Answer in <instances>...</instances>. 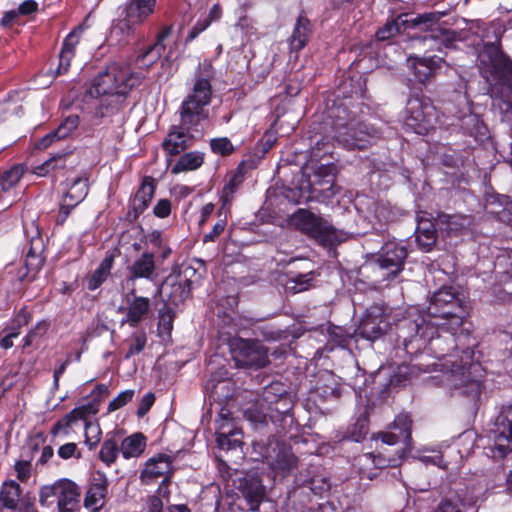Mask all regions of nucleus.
<instances>
[{
    "mask_svg": "<svg viewBox=\"0 0 512 512\" xmlns=\"http://www.w3.org/2000/svg\"><path fill=\"white\" fill-rule=\"evenodd\" d=\"M143 78L142 73L132 72L127 64L112 63L94 79L88 94L93 98H100L99 113L104 116L117 108L128 92L139 85Z\"/></svg>",
    "mask_w": 512,
    "mask_h": 512,
    "instance_id": "f257e3e1",
    "label": "nucleus"
},
{
    "mask_svg": "<svg viewBox=\"0 0 512 512\" xmlns=\"http://www.w3.org/2000/svg\"><path fill=\"white\" fill-rule=\"evenodd\" d=\"M428 314L431 325L455 334L468 312L452 287H442L431 297Z\"/></svg>",
    "mask_w": 512,
    "mask_h": 512,
    "instance_id": "f03ea898",
    "label": "nucleus"
},
{
    "mask_svg": "<svg viewBox=\"0 0 512 512\" xmlns=\"http://www.w3.org/2000/svg\"><path fill=\"white\" fill-rule=\"evenodd\" d=\"M213 67L204 61L199 65V75L193 86L192 93L183 101L180 108L181 125L189 129L207 118L205 107L209 105L212 96L210 79L213 77Z\"/></svg>",
    "mask_w": 512,
    "mask_h": 512,
    "instance_id": "7ed1b4c3",
    "label": "nucleus"
},
{
    "mask_svg": "<svg viewBox=\"0 0 512 512\" xmlns=\"http://www.w3.org/2000/svg\"><path fill=\"white\" fill-rule=\"evenodd\" d=\"M392 428L399 430L400 434L396 435L395 433L381 432L377 434L376 439H381L383 444L391 446L397 444L399 439L402 438L405 446L400 451H397L394 456L388 455L386 450L380 452L378 455L366 454L365 457L379 468L398 465L404 458V455L411 451V419L407 415L400 414L395 418Z\"/></svg>",
    "mask_w": 512,
    "mask_h": 512,
    "instance_id": "20e7f679",
    "label": "nucleus"
},
{
    "mask_svg": "<svg viewBox=\"0 0 512 512\" xmlns=\"http://www.w3.org/2000/svg\"><path fill=\"white\" fill-rule=\"evenodd\" d=\"M80 488L69 479H60L50 485H44L39 491V503L51 506L56 499L59 512H70L78 503Z\"/></svg>",
    "mask_w": 512,
    "mask_h": 512,
    "instance_id": "39448f33",
    "label": "nucleus"
},
{
    "mask_svg": "<svg viewBox=\"0 0 512 512\" xmlns=\"http://www.w3.org/2000/svg\"><path fill=\"white\" fill-rule=\"evenodd\" d=\"M231 353L237 367L260 369L269 363L268 350L258 340L234 339Z\"/></svg>",
    "mask_w": 512,
    "mask_h": 512,
    "instance_id": "423d86ee",
    "label": "nucleus"
},
{
    "mask_svg": "<svg viewBox=\"0 0 512 512\" xmlns=\"http://www.w3.org/2000/svg\"><path fill=\"white\" fill-rule=\"evenodd\" d=\"M289 225L322 245L330 243L334 238L332 227L322 218L306 209H298L289 217Z\"/></svg>",
    "mask_w": 512,
    "mask_h": 512,
    "instance_id": "0eeeda50",
    "label": "nucleus"
},
{
    "mask_svg": "<svg viewBox=\"0 0 512 512\" xmlns=\"http://www.w3.org/2000/svg\"><path fill=\"white\" fill-rule=\"evenodd\" d=\"M405 124L417 134H427L435 128L437 113L429 100L413 97L407 103Z\"/></svg>",
    "mask_w": 512,
    "mask_h": 512,
    "instance_id": "6e6552de",
    "label": "nucleus"
},
{
    "mask_svg": "<svg viewBox=\"0 0 512 512\" xmlns=\"http://www.w3.org/2000/svg\"><path fill=\"white\" fill-rule=\"evenodd\" d=\"M156 0H130L126 7V16L113 27L112 33L131 34L136 27L144 23L154 13Z\"/></svg>",
    "mask_w": 512,
    "mask_h": 512,
    "instance_id": "1a4fd4ad",
    "label": "nucleus"
},
{
    "mask_svg": "<svg viewBox=\"0 0 512 512\" xmlns=\"http://www.w3.org/2000/svg\"><path fill=\"white\" fill-rule=\"evenodd\" d=\"M406 257L407 251L403 245L393 241L384 244L376 264L373 265L375 268L387 271L379 282L396 277L402 270Z\"/></svg>",
    "mask_w": 512,
    "mask_h": 512,
    "instance_id": "9d476101",
    "label": "nucleus"
},
{
    "mask_svg": "<svg viewBox=\"0 0 512 512\" xmlns=\"http://www.w3.org/2000/svg\"><path fill=\"white\" fill-rule=\"evenodd\" d=\"M377 138L376 131L364 123L348 124L338 134V140L348 149H364Z\"/></svg>",
    "mask_w": 512,
    "mask_h": 512,
    "instance_id": "9b49d317",
    "label": "nucleus"
},
{
    "mask_svg": "<svg viewBox=\"0 0 512 512\" xmlns=\"http://www.w3.org/2000/svg\"><path fill=\"white\" fill-rule=\"evenodd\" d=\"M172 464L173 458L166 454H157L149 458L141 471L142 482L151 484L162 478V482L167 483L173 474Z\"/></svg>",
    "mask_w": 512,
    "mask_h": 512,
    "instance_id": "f8f14e48",
    "label": "nucleus"
},
{
    "mask_svg": "<svg viewBox=\"0 0 512 512\" xmlns=\"http://www.w3.org/2000/svg\"><path fill=\"white\" fill-rule=\"evenodd\" d=\"M389 329L385 310L379 306L370 307L360 325V333L369 340L381 337Z\"/></svg>",
    "mask_w": 512,
    "mask_h": 512,
    "instance_id": "ddd939ff",
    "label": "nucleus"
},
{
    "mask_svg": "<svg viewBox=\"0 0 512 512\" xmlns=\"http://www.w3.org/2000/svg\"><path fill=\"white\" fill-rule=\"evenodd\" d=\"M439 19L440 16L437 13H424L412 20H408L405 16L400 15L381 27L377 31L376 37L381 41L388 40L395 35L404 32L407 26L415 27L421 23L436 22Z\"/></svg>",
    "mask_w": 512,
    "mask_h": 512,
    "instance_id": "4468645a",
    "label": "nucleus"
},
{
    "mask_svg": "<svg viewBox=\"0 0 512 512\" xmlns=\"http://www.w3.org/2000/svg\"><path fill=\"white\" fill-rule=\"evenodd\" d=\"M84 40V28L82 26L75 28L66 36L59 55L58 74L67 72L77 52H83L85 48Z\"/></svg>",
    "mask_w": 512,
    "mask_h": 512,
    "instance_id": "2eb2a0df",
    "label": "nucleus"
},
{
    "mask_svg": "<svg viewBox=\"0 0 512 512\" xmlns=\"http://www.w3.org/2000/svg\"><path fill=\"white\" fill-rule=\"evenodd\" d=\"M267 461L276 474L285 475L297 466V458L291 448L285 444L275 443L270 446Z\"/></svg>",
    "mask_w": 512,
    "mask_h": 512,
    "instance_id": "dca6fc26",
    "label": "nucleus"
},
{
    "mask_svg": "<svg viewBox=\"0 0 512 512\" xmlns=\"http://www.w3.org/2000/svg\"><path fill=\"white\" fill-rule=\"evenodd\" d=\"M126 318L122 324L128 323L131 327H136L140 322L147 318L151 302L150 299L143 296H137L133 288L126 296Z\"/></svg>",
    "mask_w": 512,
    "mask_h": 512,
    "instance_id": "f3484780",
    "label": "nucleus"
},
{
    "mask_svg": "<svg viewBox=\"0 0 512 512\" xmlns=\"http://www.w3.org/2000/svg\"><path fill=\"white\" fill-rule=\"evenodd\" d=\"M108 480L105 474L97 472L86 491L84 505L92 512H97L103 508L106 502Z\"/></svg>",
    "mask_w": 512,
    "mask_h": 512,
    "instance_id": "a211bd4d",
    "label": "nucleus"
},
{
    "mask_svg": "<svg viewBox=\"0 0 512 512\" xmlns=\"http://www.w3.org/2000/svg\"><path fill=\"white\" fill-rule=\"evenodd\" d=\"M493 434L495 448L498 452L504 455L507 449L512 450L510 446L512 443V406H509L497 417Z\"/></svg>",
    "mask_w": 512,
    "mask_h": 512,
    "instance_id": "6ab92c4d",
    "label": "nucleus"
},
{
    "mask_svg": "<svg viewBox=\"0 0 512 512\" xmlns=\"http://www.w3.org/2000/svg\"><path fill=\"white\" fill-rule=\"evenodd\" d=\"M444 60L441 57L420 58L409 56L407 58L408 67L413 71L415 77L420 83H427L436 74Z\"/></svg>",
    "mask_w": 512,
    "mask_h": 512,
    "instance_id": "aec40b11",
    "label": "nucleus"
},
{
    "mask_svg": "<svg viewBox=\"0 0 512 512\" xmlns=\"http://www.w3.org/2000/svg\"><path fill=\"white\" fill-rule=\"evenodd\" d=\"M96 412L90 405L77 407L57 421L52 427L51 433L54 436H68L74 432L73 428L80 420H85L90 413L95 414Z\"/></svg>",
    "mask_w": 512,
    "mask_h": 512,
    "instance_id": "412c9836",
    "label": "nucleus"
},
{
    "mask_svg": "<svg viewBox=\"0 0 512 512\" xmlns=\"http://www.w3.org/2000/svg\"><path fill=\"white\" fill-rule=\"evenodd\" d=\"M217 444L220 448L231 450L242 444L241 431L234 427L233 423L224 416L218 421V429L216 432Z\"/></svg>",
    "mask_w": 512,
    "mask_h": 512,
    "instance_id": "4be33fe9",
    "label": "nucleus"
},
{
    "mask_svg": "<svg viewBox=\"0 0 512 512\" xmlns=\"http://www.w3.org/2000/svg\"><path fill=\"white\" fill-rule=\"evenodd\" d=\"M128 280L135 281L138 278L152 279L155 271V257L150 252H144L127 267Z\"/></svg>",
    "mask_w": 512,
    "mask_h": 512,
    "instance_id": "5701e85b",
    "label": "nucleus"
},
{
    "mask_svg": "<svg viewBox=\"0 0 512 512\" xmlns=\"http://www.w3.org/2000/svg\"><path fill=\"white\" fill-rule=\"evenodd\" d=\"M87 194L88 178L84 176L75 178L63 197L61 209H66L65 213H69V209L74 208L81 203Z\"/></svg>",
    "mask_w": 512,
    "mask_h": 512,
    "instance_id": "b1692460",
    "label": "nucleus"
},
{
    "mask_svg": "<svg viewBox=\"0 0 512 512\" xmlns=\"http://www.w3.org/2000/svg\"><path fill=\"white\" fill-rule=\"evenodd\" d=\"M79 124V118L76 115L68 116L59 126L58 128L41 138L37 144V149H46L48 148L55 140H60L68 137L72 131H74Z\"/></svg>",
    "mask_w": 512,
    "mask_h": 512,
    "instance_id": "393cba45",
    "label": "nucleus"
},
{
    "mask_svg": "<svg viewBox=\"0 0 512 512\" xmlns=\"http://www.w3.org/2000/svg\"><path fill=\"white\" fill-rule=\"evenodd\" d=\"M170 33V29H167L158 37V41L151 45L144 53L137 56L135 60L136 68L148 69L152 66L162 55L164 51V45L162 40Z\"/></svg>",
    "mask_w": 512,
    "mask_h": 512,
    "instance_id": "a878e982",
    "label": "nucleus"
},
{
    "mask_svg": "<svg viewBox=\"0 0 512 512\" xmlns=\"http://www.w3.org/2000/svg\"><path fill=\"white\" fill-rule=\"evenodd\" d=\"M436 222L432 223L428 219H421L416 231V241L425 251H430L436 243Z\"/></svg>",
    "mask_w": 512,
    "mask_h": 512,
    "instance_id": "bb28decb",
    "label": "nucleus"
},
{
    "mask_svg": "<svg viewBox=\"0 0 512 512\" xmlns=\"http://www.w3.org/2000/svg\"><path fill=\"white\" fill-rule=\"evenodd\" d=\"M310 22L308 19L299 17L293 33L290 37L289 44L291 51L298 52L304 48L308 41L310 31Z\"/></svg>",
    "mask_w": 512,
    "mask_h": 512,
    "instance_id": "cd10ccee",
    "label": "nucleus"
},
{
    "mask_svg": "<svg viewBox=\"0 0 512 512\" xmlns=\"http://www.w3.org/2000/svg\"><path fill=\"white\" fill-rule=\"evenodd\" d=\"M21 487L14 480L5 481L0 489V503L8 509H15L21 495Z\"/></svg>",
    "mask_w": 512,
    "mask_h": 512,
    "instance_id": "c85d7f7f",
    "label": "nucleus"
},
{
    "mask_svg": "<svg viewBox=\"0 0 512 512\" xmlns=\"http://www.w3.org/2000/svg\"><path fill=\"white\" fill-rule=\"evenodd\" d=\"M470 221L462 215L441 214L436 219V225L447 233H457L469 225Z\"/></svg>",
    "mask_w": 512,
    "mask_h": 512,
    "instance_id": "c756f323",
    "label": "nucleus"
},
{
    "mask_svg": "<svg viewBox=\"0 0 512 512\" xmlns=\"http://www.w3.org/2000/svg\"><path fill=\"white\" fill-rule=\"evenodd\" d=\"M189 136L185 131L173 129L163 142L164 150L170 155H176L187 147Z\"/></svg>",
    "mask_w": 512,
    "mask_h": 512,
    "instance_id": "7c9ffc66",
    "label": "nucleus"
},
{
    "mask_svg": "<svg viewBox=\"0 0 512 512\" xmlns=\"http://www.w3.org/2000/svg\"><path fill=\"white\" fill-rule=\"evenodd\" d=\"M316 277V273L313 270H309L306 273L297 274L290 277L284 284V288L287 292L296 294L308 290L312 286V282Z\"/></svg>",
    "mask_w": 512,
    "mask_h": 512,
    "instance_id": "2f4dec72",
    "label": "nucleus"
},
{
    "mask_svg": "<svg viewBox=\"0 0 512 512\" xmlns=\"http://www.w3.org/2000/svg\"><path fill=\"white\" fill-rule=\"evenodd\" d=\"M145 447L144 437L141 434H134L122 441L120 451L124 458L129 459L140 456Z\"/></svg>",
    "mask_w": 512,
    "mask_h": 512,
    "instance_id": "473e14b6",
    "label": "nucleus"
},
{
    "mask_svg": "<svg viewBox=\"0 0 512 512\" xmlns=\"http://www.w3.org/2000/svg\"><path fill=\"white\" fill-rule=\"evenodd\" d=\"M155 191L154 179L144 178L139 190L134 197V206L137 210H143L152 200Z\"/></svg>",
    "mask_w": 512,
    "mask_h": 512,
    "instance_id": "72a5a7b5",
    "label": "nucleus"
},
{
    "mask_svg": "<svg viewBox=\"0 0 512 512\" xmlns=\"http://www.w3.org/2000/svg\"><path fill=\"white\" fill-rule=\"evenodd\" d=\"M203 163V154L200 152H189L182 155L173 166L172 173L178 174L185 171H192L199 168Z\"/></svg>",
    "mask_w": 512,
    "mask_h": 512,
    "instance_id": "f704fd0d",
    "label": "nucleus"
},
{
    "mask_svg": "<svg viewBox=\"0 0 512 512\" xmlns=\"http://www.w3.org/2000/svg\"><path fill=\"white\" fill-rule=\"evenodd\" d=\"M114 257L112 255L106 256L99 267L94 271L88 280V288L95 290L98 288L108 277L112 269Z\"/></svg>",
    "mask_w": 512,
    "mask_h": 512,
    "instance_id": "c9c22d12",
    "label": "nucleus"
},
{
    "mask_svg": "<svg viewBox=\"0 0 512 512\" xmlns=\"http://www.w3.org/2000/svg\"><path fill=\"white\" fill-rule=\"evenodd\" d=\"M460 367L452 366V373L455 379L453 380L456 386L467 387V393L478 395L481 391V383L478 380L468 379L465 371H458Z\"/></svg>",
    "mask_w": 512,
    "mask_h": 512,
    "instance_id": "e433bc0d",
    "label": "nucleus"
},
{
    "mask_svg": "<svg viewBox=\"0 0 512 512\" xmlns=\"http://www.w3.org/2000/svg\"><path fill=\"white\" fill-rule=\"evenodd\" d=\"M170 285L171 292L168 295V301L173 304H178L188 296V290L186 287L180 282H170V279H167L163 282V284L157 289V293L162 295L164 289Z\"/></svg>",
    "mask_w": 512,
    "mask_h": 512,
    "instance_id": "4c0bfd02",
    "label": "nucleus"
},
{
    "mask_svg": "<svg viewBox=\"0 0 512 512\" xmlns=\"http://www.w3.org/2000/svg\"><path fill=\"white\" fill-rule=\"evenodd\" d=\"M68 154H57L39 166L34 168V173L38 176H45L46 174L54 171L56 169H62L66 164V156Z\"/></svg>",
    "mask_w": 512,
    "mask_h": 512,
    "instance_id": "58836bf2",
    "label": "nucleus"
},
{
    "mask_svg": "<svg viewBox=\"0 0 512 512\" xmlns=\"http://www.w3.org/2000/svg\"><path fill=\"white\" fill-rule=\"evenodd\" d=\"M119 451V446L116 440L113 438L106 439L99 451V458L107 466H110L111 464L115 463Z\"/></svg>",
    "mask_w": 512,
    "mask_h": 512,
    "instance_id": "ea45409f",
    "label": "nucleus"
},
{
    "mask_svg": "<svg viewBox=\"0 0 512 512\" xmlns=\"http://www.w3.org/2000/svg\"><path fill=\"white\" fill-rule=\"evenodd\" d=\"M221 16V8L214 5L210 10L209 17L199 20L195 26L190 30L186 41L195 39L201 32H203L209 25L211 20H217Z\"/></svg>",
    "mask_w": 512,
    "mask_h": 512,
    "instance_id": "a19ab883",
    "label": "nucleus"
},
{
    "mask_svg": "<svg viewBox=\"0 0 512 512\" xmlns=\"http://www.w3.org/2000/svg\"><path fill=\"white\" fill-rule=\"evenodd\" d=\"M42 258L39 251H35L33 248H31L26 255V261H25V268L26 273L20 275L21 279L25 278H33L38 270L42 266Z\"/></svg>",
    "mask_w": 512,
    "mask_h": 512,
    "instance_id": "79ce46f5",
    "label": "nucleus"
},
{
    "mask_svg": "<svg viewBox=\"0 0 512 512\" xmlns=\"http://www.w3.org/2000/svg\"><path fill=\"white\" fill-rule=\"evenodd\" d=\"M23 173L24 169L20 165L13 166L5 171L0 177V187L2 190L7 191L14 187L23 176Z\"/></svg>",
    "mask_w": 512,
    "mask_h": 512,
    "instance_id": "37998d69",
    "label": "nucleus"
},
{
    "mask_svg": "<svg viewBox=\"0 0 512 512\" xmlns=\"http://www.w3.org/2000/svg\"><path fill=\"white\" fill-rule=\"evenodd\" d=\"M85 443L92 450L101 440L102 431L97 422L85 420Z\"/></svg>",
    "mask_w": 512,
    "mask_h": 512,
    "instance_id": "c03bdc74",
    "label": "nucleus"
},
{
    "mask_svg": "<svg viewBox=\"0 0 512 512\" xmlns=\"http://www.w3.org/2000/svg\"><path fill=\"white\" fill-rule=\"evenodd\" d=\"M243 182V174L238 170L233 174L229 182L223 188L222 200L224 204L231 201L233 193Z\"/></svg>",
    "mask_w": 512,
    "mask_h": 512,
    "instance_id": "a18cd8bd",
    "label": "nucleus"
},
{
    "mask_svg": "<svg viewBox=\"0 0 512 512\" xmlns=\"http://www.w3.org/2000/svg\"><path fill=\"white\" fill-rule=\"evenodd\" d=\"M210 146L214 153L220 154L222 156L230 155L234 151L233 144L226 137L212 139L210 141Z\"/></svg>",
    "mask_w": 512,
    "mask_h": 512,
    "instance_id": "49530a36",
    "label": "nucleus"
},
{
    "mask_svg": "<svg viewBox=\"0 0 512 512\" xmlns=\"http://www.w3.org/2000/svg\"><path fill=\"white\" fill-rule=\"evenodd\" d=\"M14 470L17 479L25 483L30 479L32 474L31 462L28 460H18L14 464Z\"/></svg>",
    "mask_w": 512,
    "mask_h": 512,
    "instance_id": "de8ad7c7",
    "label": "nucleus"
},
{
    "mask_svg": "<svg viewBox=\"0 0 512 512\" xmlns=\"http://www.w3.org/2000/svg\"><path fill=\"white\" fill-rule=\"evenodd\" d=\"M146 335L144 332H138L133 335L132 343L126 353V358L140 353L146 345Z\"/></svg>",
    "mask_w": 512,
    "mask_h": 512,
    "instance_id": "09e8293b",
    "label": "nucleus"
},
{
    "mask_svg": "<svg viewBox=\"0 0 512 512\" xmlns=\"http://www.w3.org/2000/svg\"><path fill=\"white\" fill-rule=\"evenodd\" d=\"M134 390L129 389L121 392L116 398H114L108 405L109 411H115L126 405L134 397Z\"/></svg>",
    "mask_w": 512,
    "mask_h": 512,
    "instance_id": "8fccbe9b",
    "label": "nucleus"
},
{
    "mask_svg": "<svg viewBox=\"0 0 512 512\" xmlns=\"http://www.w3.org/2000/svg\"><path fill=\"white\" fill-rule=\"evenodd\" d=\"M492 97L501 98L503 101L509 105L512 100V82L506 85L504 82L500 84V86H495L491 90Z\"/></svg>",
    "mask_w": 512,
    "mask_h": 512,
    "instance_id": "3c124183",
    "label": "nucleus"
},
{
    "mask_svg": "<svg viewBox=\"0 0 512 512\" xmlns=\"http://www.w3.org/2000/svg\"><path fill=\"white\" fill-rule=\"evenodd\" d=\"M58 455L62 459H69L71 457L80 458L81 454L77 449V445L75 443H66L64 445H61L58 449Z\"/></svg>",
    "mask_w": 512,
    "mask_h": 512,
    "instance_id": "603ef678",
    "label": "nucleus"
},
{
    "mask_svg": "<svg viewBox=\"0 0 512 512\" xmlns=\"http://www.w3.org/2000/svg\"><path fill=\"white\" fill-rule=\"evenodd\" d=\"M459 502V499H443L434 512H461Z\"/></svg>",
    "mask_w": 512,
    "mask_h": 512,
    "instance_id": "864d4df0",
    "label": "nucleus"
},
{
    "mask_svg": "<svg viewBox=\"0 0 512 512\" xmlns=\"http://www.w3.org/2000/svg\"><path fill=\"white\" fill-rule=\"evenodd\" d=\"M243 493L250 501L251 509H254V505H257L263 496V490L260 485H256L252 489H244Z\"/></svg>",
    "mask_w": 512,
    "mask_h": 512,
    "instance_id": "5fc2aeb1",
    "label": "nucleus"
},
{
    "mask_svg": "<svg viewBox=\"0 0 512 512\" xmlns=\"http://www.w3.org/2000/svg\"><path fill=\"white\" fill-rule=\"evenodd\" d=\"M154 401H155L154 394L147 393L146 395H144L139 403V406L137 409V415L139 417H143L150 410Z\"/></svg>",
    "mask_w": 512,
    "mask_h": 512,
    "instance_id": "6e6d98bb",
    "label": "nucleus"
},
{
    "mask_svg": "<svg viewBox=\"0 0 512 512\" xmlns=\"http://www.w3.org/2000/svg\"><path fill=\"white\" fill-rule=\"evenodd\" d=\"M226 220H219L214 226L210 233L206 234L203 237L204 242L214 241L225 229Z\"/></svg>",
    "mask_w": 512,
    "mask_h": 512,
    "instance_id": "4d7b16f0",
    "label": "nucleus"
},
{
    "mask_svg": "<svg viewBox=\"0 0 512 512\" xmlns=\"http://www.w3.org/2000/svg\"><path fill=\"white\" fill-rule=\"evenodd\" d=\"M171 212V203L167 199L160 200L154 207V213L157 217L165 218Z\"/></svg>",
    "mask_w": 512,
    "mask_h": 512,
    "instance_id": "13d9d810",
    "label": "nucleus"
},
{
    "mask_svg": "<svg viewBox=\"0 0 512 512\" xmlns=\"http://www.w3.org/2000/svg\"><path fill=\"white\" fill-rule=\"evenodd\" d=\"M174 315L168 308L160 312L159 326L163 327L164 330L169 331L172 328Z\"/></svg>",
    "mask_w": 512,
    "mask_h": 512,
    "instance_id": "bf43d9fd",
    "label": "nucleus"
},
{
    "mask_svg": "<svg viewBox=\"0 0 512 512\" xmlns=\"http://www.w3.org/2000/svg\"><path fill=\"white\" fill-rule=\"evenodd\" d=\"M491 50L495 53V58L492 60V67L496 72H502V70L507 68V61L496 49L491 48Z\"/></svg>",
    "mask_w": 512,
    "mask_h": 512,
    "instance_id": "052dcab7",
    "label": "nucleus"
},
{
    "mask_svg": "<svg viewBox=\"0 0 512 512\" xmlns=\"http://www.w3.org/2000/svg\"><path fill=\"white\" fill-rule=\"evenodd\" d=\"M38 4L34 0H25L18 8V14L28 15L35 12Z\"/></svg>",
    "mask_w": 512,
    "mask_h": 512,
    "instance_id": "680f3d73",
    "label": "nucleus"
},
{
    "mask_svg": "<svg viewBox=\"0 0 512 512\" xmlns=\"http://www.w3.org/2000/svg\"><path fill=\"white\" fill-rule=\"evenodd\" d=\"M19 335L18 328H12L7 331L5 336L0 341V346L4 349H8L13 346L12 338L17 337Z\"/></svg>",
    "mask_w": 512,
    "mask_h": 512,
    "instance_id": "e2e57ef3",
    "label": "nucleus"
},
{
    "mask_svg": "<svg viewBox=\"0 0 512 512\" xmlns=\"http://www.w3.org/2000/svg\"><path fill=\"white\" fill-rule=\"evenodd\" d=\"M499 218L501 221L512 226V201L507 202L506 207L499 212Z\"/></svg>",
    "mask_w": 512,
    "mask_h": 512,
    "instance_id": "0e129e2a",
    "label": "nucleus"
},
{
    "mask_svg": "<svg viewBox=\"0 0 512 512\" xmlns=\"http://www.w3.org/2000/svg\"><path fill=\"white\" fill-rule=\"evenodd\" d=\"M163 508L162 500L157 496H152L149 499V512H161Z\"/></svg>",
    "mask_w": 512,
    "mask_h": 512,
    "instance_id": "69168bd1",
    "label": "nucleus"
},
{
    "mask_svg": "<svg viewBox=\"0 0 512 512\" xmlns=\"http://www.w3.org/2000/svg\"><path fill=\"white\" fill-rule=\"evenodd\" d=\"M70 362V357H67V359L61 363L54 371V384L55 386H58L59 384V378L60 376L65 372L67 365Z\"/></svg>",
    "mask_w": 512,
    "mask_h": 512,
    "instance_id": "338daca9",
    "label": "nucleus"
},
{
    "mask_svg": "<svg viewBox=\"0 0 512 512\" xmlns=\"http://www.w3.org/2000/svg\"><path fill=\"white\" fill-rule=\"evenodd\" d=\"M53 454H54L53 448L51 446H45L42 449V453H41V456L39 458V462L41 464H46L51 459Z\"/></svg>",
    "mask_w": 512,
    "mask_h": 512,
    "instance_id": "774afa93",
    "label": "nucleus"
}]
</instances>
